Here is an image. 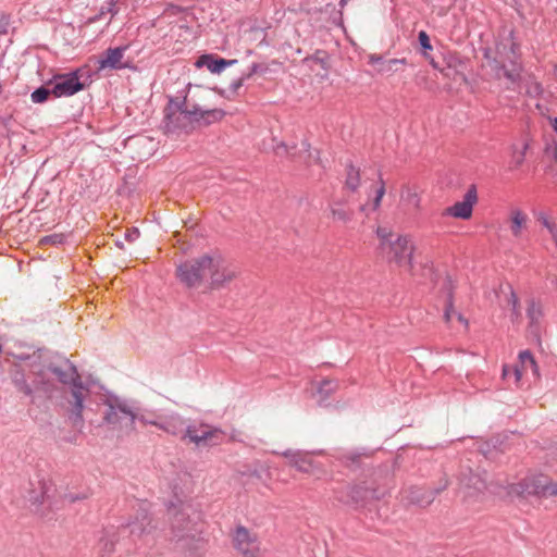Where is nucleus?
I'll list each match as a JSON object with an SVG mask.
<instances>
[{"label":"nucleus","instance_id":"ddd939ff","mask_svg":"<svg viewBox=\"0 0 557 557\" xmlns=\"http://www.w3.org/2000/svg\"><path fill=\"white\" fill-rule=\"evenodd\" d=\"M487 490V482L479 473L469 472L460 480V492L466 499H478Z\"/></svg>","mask_w":557,"mask_h":557},{"label":"nucleus","instance_id":"e433bc0d","mask_svg":"<svg viewBox=\"0 0 557 557\" xmlns=\"http://www.w3.org/2000/svg\"><path fill=\"white\" fill-rule=\"evenodd\" d=\"M381 62H383V58L379 54H370L369 55V63L373 66H375V69L377 66H381Z\"/></svg>","mask_w":557,"mask_h":557},{"label":"nucleus","instance_id":"7c9ffc66","mask_svg":"<svg viewBox=\"0 0 557 557\" xmlns=\"http://www.w3.org/2000/svg\"><path fill=\"white\" fill-rule=\"evenodd\" d=\"M542 495L557 496V482H550L546 476H544V487Z\"/></svg>","mask_w":557,"mask_h":557},{"label":"nucleus","instance_id":"2f4dec72","mask_svg":"<svg viewBox=\"0 0 557 557\" xmlns=\"http://www.w3.org/2000/svg\"><path fill=\"white\" fill-rule=\"evenodd\" d=\"M62 242H63V235H61V234H53V235H49V236L42 237L39 240V244L41 246H46V245L61 244Z\"/></svg>","mask_w":557,"mask_h":557},{"label":"nucleus","instance_id":"ea45409f","mask_svg":"<svg viewBox=\"0 0 557 557\" xmlns=\"http://www.w3.org/2000/svg\"><path fill=\"white\" fill-rule=\"evenodd\" d=\"M511 372V368L508 364L503 366L502 377L506 379Z\"/></svg>","mask_w":557,"mask_h":557},{"label":"nucleus","instance_id":"7ed1b4c3","mask_svg":"<svg viewBox=\"0 0 557 557\" xmlns=\"http://www.w3.org/2000/svg\"><path fill=\"white\" fill-rule=\"evenodd\" d=\"M224 116L222 110H200L195 108L189 110L187 107L184 109L176 104H170L165 109V128L168 132H174L177 128H186L191 122L205 120L207 123L220 121Z\"/></svg>","mask_w":557,"mask_h":557},{"label":"nucleus","instance_id":"cd10ccee","mask_svg":"<svg viewBox=\"0 0 557 557\" xmlns=\"http://www.w3.org/2000/svg\"><path fill=\"white\" fill-rule=\"evenodd\" d=\"M345 185L348 189L355 191L360 185V173L354 166L347 169Z\"/></svg>","mask_w":557,"mask_h":557},{"label":"nucleus","instance_id":"b1692460","mask_svg":"<svg viewBox=\"0 0 557 557\" xmlns=\"http://www.w3.org/2000/svg\"><path fill=\"white\" fill-rule=\"evenodd\" d=\"M444 318L451 326H456V324H458L463 331L468 330L467 319L460 312L455 310L450 301L446 306Z\"/></svg>","mask_w":557,"mask_h":557},{"label":"nucleus","instance_id":"4c0bfd02","mask_svg":"<svg viewBox=\"0 0 557 557\" xmlns=\"http://www.w3.org/2000/svg\"><path fill=\"white\" fill-rule=\"evenodd\" d=\"M510 301H511V305H512V311L516 315L519 314L518 312V298L516 296V294L513 292L510 293Z\"/></svg>","mask_w":557,"mask_h":557},{"label":"nucleus","instance_id":"f704fd0d","mask_svg":"<svg viewBox=\"0 0 557 557\" xmlns=\"http://www.w3.org/2000/svg\"><path fill=\"white\" fill-rule=\"evenodd\" d=\"M418 38H419V42H420V45H421V47L423 49H425V50H431L432 49V46L430 44V38H429L428 34L424 30H421L419 33Z\"/></svg>","mask_w":557,"mask_h":557},{"label":"nucleus","instance_id":"f257e3e1","mask_svg":"<svg viewBox=\"0 0 557 557\" xmlns=\"http://www.w3.org/2000/svg\"><path fill=\"white\" fill-rule=\"evenodd\" d=\"M201 261L205 286L211 290L227 287L240 274L239 268L218 250L202 253Z\"/></svg>","mask_w":557,"mask_h":557},{"label":"nucleus","instance_id":"72a5a7b5","mask_svg":"<svg viewBox=\"0 0 557 557\" xmlns=\"http://www.w3.org/2000/svg\"><path fill=\"white\" fill-rule=\"evenodd\" d=\"M543 224L548 230L550 237L557 247V226H556V224L547 219H545L543 221Z\"/></svg>","mask_w":557,"mask_h":557},{"label":"nucleus","instance_id":"393cba45","mask_svg":"<svg viewBox=\"0 0 557 557\" xmlns=\"http://www.w3.org/2000/svg\"><path fill=\"white\" fill-rule=\"evenodd\" d=\"M330 210L331 218L334 222L347 224L352 220L354 211L343 205L335 203Z\"/></svg>","mask_w":557,"mask_h":557},{"label":"nucleus","instance_id":"4be33fe9","mask_svg":"<svg viewBox=\"0 0 557 557\" xmlns=\"http://www.w3.org/2000/svg\"><path fill=\"white\" fill-rule=\"evenodd\" d=\"M400 203L409 209L419 211L421 209V196L416 186L405 185L400 191Z\"/></svg>","mask_w":557,"mask_h":557},{"label":"nucleus","instance_id":"0eeeda50","mask_svg":"<svg viewBox=\"0 0 557 557\" xmlns=\"http://www.w3.org/2000/svg\"><path fill=\"white\" fill-rule=\"evenodd\" d=\"M176 277L188 288L205 286L201 255L176 267Z\"/></svg>","mask_w":557,"mask_h":557},{"label":"nucleus","instance_id":"f3484780","mask_svg":"<svg viewBox=\"0 0 557 557\" xmlns=\"http://www.w3.org/2000/svg\"><path fill=\"white\" fill-rule=\"evenodd\" d=\"M447 481H445L443 486L436 491L430 488L425 490L419 486H409L403 491V495L404 498L407 499L408 502L424 506L431 504L435 499L440 491L447 487Z\"/></svg>","mask_w":557,"mask_h":557},{"label":"nucleus","instance_id":"9d476101","mask_svg":"<svg viewBox=\"0 0 557 557\" xmlns=\"http://www.w3.org/2000/svg\"><path fill=\"white\" fill-rule=\"evenodd\" d=\"M342 494L343 495L339 497L341 502L356 506H366L369 500L381 498L375 490L370 488L363 483L348 485Z\"/></svg>","mask_w":557,"mask_h":557},{"label":"nucleus","instance_id":"6e6552de","mask_svg":"<svg viewBox=\"0 0 557 557\" xmlns=\"http://www.w3.org/2000/svg\"><path fill=\"white\" fill-rule=\"evenodd\" d=\"M143 425H153L169 434H176L181 425V418L176 413L158 414L154 411L144 410L138 412L137 419Z\"/></svg>","mask_w":557,"mask_h":557},{"label":"nucleus","instance_id":"bb28decb","mask_svg":"<svg viewBox=\"0 0 557 557\" xmlns=\"http://www.w3.org/2000/svg\"><path fill=\"white\" fill-rule=\"evenodd\" d=\"M406 59H389V60H383L381 62V66L376 67V71L381 74H392L397 71L396 66L398 64H405Z\"/></svg>","mask_w":557,"mask_h":557},{"label":"nucleus","instance_id":"a878e982","mask_svg":"<svg viewBox=\"0 0 557 557\" xmlns=\"http://www.w3.org/2000/svg\"><path fill=\"white\" fill-rule=\"evenodd\" d=\"M151 520L146 511L139 512L134 520L128 523L129 530L132 534L141 535L146 532L149 527Z\"/></svg>","mask_w":557,"mask_h":557},{"label":"nucleus","instance_id":"5701e85b","mask_svg":"<svg viewBox=\"0 0 557 557\" xmlns=\"http://www.w3.org/2000/svg\"><path fill=\"white\" fill-rule=\"evenodd\" d=\"M529 218L520 209H512L509 213V228L513 237L519 238L527 228Z\"/></svg>","mask_w":557,"mask_h":557},{"label":"nucleus","instance_id":"aec40b11","mask_svg":"<svg viewBox=\"0 0 557 557\" xmlns=\"http://www.w3.org/2000/svg\"><path fill=\"white\" fill-rule=\"evenodd\" d=\"M288 465L302 473L311 475L322 472L321 467L309 455L295 454L290 456Z\"/></svg>","mask_w":557,"mask_h":557},{"label":"nucleus","instance_id":"6ab92c4d","mask_svg":"<svg viewBox=\"0 0 557 557\" xmlns=\"http://www.w3.org/2000/svg\"><path fill=\"white\" fill-rule=\"evenodd\" d=\"M126 48H113L108 49L106 53L98 61V70H119L127 66L126 63L123 62L124 52Z\"/></svg>","mask_w":557,"mask_h":557},{"label":"nucleus","instance_id":"f03ea898","mask_svg":"<svg viewBox=\"0 0 557 557\" xmlns=\"http://www.w3.org/2000/svg\"><path fill=\"white\" fill-rule=\"evenodd\" d=\"M380 250L387 262L406 271L413 268L416 246L408 235L393 234L386 228H379Z\"/></svg>","mask_w":557,"mask_h":557},{"label":"nucleus","instance_id":"dca6fc26","mask_svg":"<svg viewBox=\"0 0 557 557\" xmlns=\"http://www.w3.org/2000/svg\"><path fill=\"white\" fill-rule=\"evenodd\" d=\"M528 369H531L533 372V375L536 379H540V369L535 361L534 356L531 354L530 350H522L519 352L518 362L512 369L513 376H515V383L517 386L521 385L522 376L527 372Z\"/></svg>","mask_w":557,"mask_h":557},{"label":"nucleus","instance_id":"473e14b6","mask_svg":"<svg viewBox=\"0 0 557 557\" xmlns=\"http://www.w3.org/2000/svg\"><path fill=\"white\" fill-rule=\"evenodd\" d=\"M384 194H385V186H384V182L381 181L380 186L376 189L375 198L373 200V209H377L380 207Z\"/></svg>","mask_w":557,"mask_h":557},{"label":"nucleus","instance_id":"79ce46f5","mask_svg":"<svg viewBox=\"0 0 557 557\" xmlns=\"http://www.w3.org/2000/svg\"><path fill=\"white\" fill-rule=\"evenodd\" d=\"M139 236V233L137 230H134L127 234V237L129 240H134Z\"/></svg>","mask_w":557,"mask_h":557},{"label":"nucleus","instance_id":"2eb2a0df","mask_svg":"<svg viewBox=\"0 0 557 557\" xmlns=\"http://www.w3.org/2000/svg\"><path fill=\"white\" fill-rule=\"evenodd\" d=\"M476 202V194L474 188H471L465 195L462 201L456 202L455 205L447 207L443 214L453 216L456 219L468 220L472 216L473 206Z\"/></svg>","mask_w":557,"mask_h":557},{"label":"nucleus","instance_id":"a211bd4d","mask_svg":"<svg viewBox=\"0 0 557 557\" xmlns=\"http://www.w3.org/2000/svg\"><path fill=\"white\" fill-rule=\"evenodd\" d=\"M171 521L172 541L181 543L185 539L184 532L188 530L189 519L188 516L176 507H170L168 509Z\"/></svg>","mask_w":557,"mask_h":557},{"label":"nucleus","instance_id":"a19ab883","mask_svg":"<svg viewBox=\"0 0 557 557\" xmlns=\"http://www.w3.org/2000/svg\"><path fill=\"white\" fill-rule=\"evenodd\" d=\"M548 121H549L550 127L557 134V117H548Z\"/></svg>","mask_w":557,"mask_h":557},{"label":"nucleus","instance_id":"412c9836","mask_svg":"<svg viewBox=\"0 0 557 557\" xmlns=\"http://www.w3.org/2000/svg\"><path fill=\"white\" fill-rule=\"evenodd\" d=\"M237 60H225L222 58H215L212 54H203L199 57L195 63L197 67L206 66L211 73L219 74L226 66L233 65Z\"/></svg>","mask_w":557,"mask_h":557},{"label":"nucleus","instance_id":"37998d69","mask_svg":"<svg viewBox=\"0 0 557 557\" xmlns=\"http://www.w3.org/2000/svg\"><path fill=\"white\" fill-rule=\"evenodd\" d=\"M348 1H349V0H341V2H339V3H341V5L343 7V5H345Z\"/></svg>","mask_w":557,"mask_h":557},{"label":"nucleus","instance_id":"58836bf2","mask_svg":"<svg viewBox=\"0 0 557 557\" xmlns=\"http://www.w3.org/2000/svg\"><path fill=\"white\" fill-rule=\"evenodd\" d=\"M333 386H334V383H333V382H331V381H323V382H322V385H321V387H320V391H321V392H322V391H331Z\"/></svg>","mask_w":557,"mask_h":557},{"label":"nucleus","instance_id":"c85d7f7f","mask_svg":"<svg viewBox=\"0 0 557 557\" xmlns=\"http://www.w3.org/2000/svg\"><path fill=\"white\" fill-rule=\"evenodd\" d=\"M525 149H527V146H522V147L513 146L512 147V153H511V160H510V165L512 169H518L523 164L524 159H525Z\"/></svg>","mask_w":557,"mask_h":557},{"label":"nucleus","instance_id":"f8f14e48","mask_svg":"<svg viewBox=\"0 0 557 557\" xmlns=\"http://www.w3.org/2000/svg\"><path fill=\"white\" fill-rule=\"evenodd\" d=\"M544 487V475L528 476L508 486V495L515 497H527L530 495H542Z\"/></svg>","mask_w":557,"mask_h":557},{"label":"nucleus","instance_id":"20e7f679","mask_svg":"<svg viewBox=\"0 0 557 557\" xmlns=\"http://www.w3.org/2000/svg\"><path fill=\"white\" fill-rule=\"evenodd\" d=\"M54 373L63 384H69L72 387L73 397V411L78 419H82V412L84 409V400L88 395V389L84 386L81 381L76 368L71 363H64L60 368H55Z\"/></svg>","mask_w":557,"mask_h":557},{"label":"nucleus","instance_id":"1a4fd4ad","mask_svg":"<svg viewBox=\"0 0 557 557\" xmlns=\"http://www.w3.org/2000/svg\"><path fill=\"white\" fill-rule=\"evenodd\" d=\"M108 410L104 414V420L109 424H117L120 422V413L128 417L132 424L138 417V410L133 406L132 403L121 399L117 397L109 398L106 403Z\"/></svg>","mask_w":557,"mask_h":557},{"label":"nucleus","instance_id":"9b49d317","mask_svg":"<svg viewBox=\"0 0 557 557\" xmlns=\"http://www.w3.org/2000/svg\"><path fill=\"white\" fill-rule=\"evenodd\" d=\"M51 92L55 97H69L84 88V85L79 82L77 72L57 75L51 82Z\"/></svg>","mask_w":557,"mask_h":557},{"label":"nucleus","instance_id":"4468645a","mask_svg":"<svg viewBox=\"0 0 557 557\" xmlns=\"http://www.w3.org/2000/svg\"><path fill=\"white\" fill-rule=\"evenodd\" d=\"M234 545L244 557H258L260 547L255 535L246 528L239 527L234 535Z\"/></svg>","mask_w":557,"mask_h":557},{"label":"nucleus","instance_id":"39448f33","mask_svg":"<svg viewBox=\"0 0 557 557\" xmlns=\"http://www.w3.org/2000/svg\"><path fill=\"white\" fill-rule=\"evenodd\" d=\"M490 65L496 72L498 78L505 77L511 83L519 78L520 65L513 46L508 49L504 47L503 50H498L497 59H494Z\"/></svg>","mask_w":557,"mask_h":557},{"label":"nucleus","instance_id":"c756f323","mask_svg":"<svg viewBox=\"0 0 557 557\" xmlns=\"http://www.w3.org/2000/svg\"><path fill=\"white\" fill-rule=\"evenodd\" d=\"M51 92V90L47 89V88H38L36 89L33 94H32V100L35 102V103H41L44 101H46L48 99V96L49 94Z\"/></svg>","mask_w":557,"mask_h":557},{"label":"nucleus","instance_id":"423d86ee","mask_svg":"<svg viewBox=\"0 0 557 557\" xmlns=\"http://www.w3.org/2000/svg\"><path fill=\"white\" fill-rule=\"evenodd\" d=\"M185 436L197 447H210L220 445L225 433L221 429L209 424H193L187 428Z\"/></svg>","mask_w":557,"mask_h":557},{"label":"nucleus","instance_id":"c9c22d12","mask_svg":"<svg viewBox=\"0 0 557 557\" xmlns=\"http://www.w3.org/2000/svg\"><path fill=\"white\" fill-rule=\"evenodd\" d=\"M258 69H259L258 64H252L250 71L236 82L235 88H239L243 85L245 79L251 77L255 73L258 72Z\"/></svg>","mask_w":557,"mask_h":557}]
</instances>
